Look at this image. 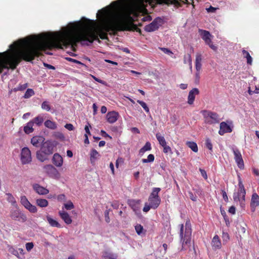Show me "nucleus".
Masks as SVG:
<instances>
[{"label":"nucleus","mask_w":259,"mask_h":259,"mask_svg":"<svg viewBox=\"0 0 259 259\" xmlns=\"http://www.w3.org/2000/svg\"><path fill=\"white\" fill-rule=\"evenodd\" d=\"M201 112L206 122L209 124H212L219 122L220 118L216 113L205 110H203Z\"/></svg>","instance_id":"nucleus-6"},{"label":"nucleus","mask_w":259,"mask_h":259,"mask_svg":"<svg viewBox=\"0 0 259 259\" xmlns=\"http://www.w3.org/2000/svg\"><path fill=\"white\" fill-rule=\"evenodd\" d=\"M259 206V196L256 193H253L251 196L250 207L252 211H254L256 206Z\"/></svg>","instance_id":"nucleus-14"},{"label":"nucleus","mask_w":259,"mask_h":259,"mask_svg":"<svg viewBox=\"0 0 259 259\" xmlns=\"http://www.w3.org/2000/svg\"><path fill=\"white\" fill-rule=\"evenodd\" d=\"M156 137L159 144L161 146H165L166 142V141H165L164 137L160 135V134L159 133H157L156 135Z\"/></svg>","instance_id":"nucleus-34"},{"label":"nucleus","mask_w":259,"mask_h":259,"mask_svg":"<svg viewBox=\"0 0 259 259\" xmlns=\"http://www.w3.org/2000/svg\"><path fill=\"white\" fill-rule=\"evenodd\" d=\"M160 49L165 54L168 55L172 57L173 55V53L168 49L165 48H160Z\"/></svg>","instance_id":"nucleus-46"},{"label":"nucleus","mask_w":259,"mask_h":259,"mask_svg":"<svg viewBox=\"0 0 259 259\" xmlns=\"http://www.w3.org/2000/svg\"><path fill=\"white\" fill-rule=\"evenodd\" d=\"M65 127L69 131H73L74 130L73 125L71 123L66 124L65 125Z\"/></svg>","instance_id":"nucleus-54"},{"label":"nucleus","mask_w":259,"mask_h":259,"mask_svg":"<svg viewBox=\"0 0 259 259\" xmlns=\"http://www.w3.org/2000/svg\"><path fill=\"white\" fill-rule=\"evenodd\" d=\"M118 116V113L115 111L109 112L106 115L107 120L110 123H113L117 120Z\"/></svg>","instance_id":"nucleus-15"},{"label":"nucleus","mask_w":259,"mask_h":259,"mask_svg":"<svg viewBox=\"0 0 259 259\" xmlns=\"http://www.w3.org/2000/svg\"><path fill=\"white\" fill-rule=\"evenodd\" d=\"M189 195L190 198L193 201H196L197 200V196L196 195H193L192 192H189Z\"/></svg>","instance_id":"nucleus-51"},{"label":"nucleus","mask_w":259,"mask_h":259,"mask_svg":"<svg viewBox=\"0 0 259 259\" xmlns=\"http://www.w3.org/2000/svg\"><path fill=\"white\" fill-rule=\"evenodd\" d=\"M59 214L61 219L64 221V222L66 224L69 225L72 223V219L71 218V217L67 212L64 211H60L59 212Z\"/></svg>","instance_id":"nucleus-19"},{"label":"nucleus","mask_w":259,"mask_h":259,"mask_svg":"<svg viewBox=\"0 0 259 259\" xmlns=\"http://www.w3.org/2000/svg\"><path fill=\"white\" fill-rule=\"evenodd\" d=\"M32 160L31 152L28 148L24 147L21 150V161L23 164L30 163Z\"/></svg>","instance_id":"nucleus-10"},{"label":"nucleus","mask_w":259,"mask_h":259,"mask_svg":"<svg viewBox=\"0 0 259 259\" xmlns=\"http://www.w3.org/2000/svg\"><path fill=\"white\" fill-rule=\"evenodd\" d=\"M232 131V127L225 122H222L220 125V130L219 134L223 136L225 133H231Z\"/></svg>","instance_id":"nucleus-13"},{"label":"nucleus","mask_w":259,"mask_h":259,"mask_svg":"<svg viewBox=\"0 0 259 259\" xmlns=\"http://www.w3.org/2000/svg\"><path fill=\"white\" fill-rule=\"evenodd\" d=\"M184 63L185 64L188 63L189 65V68L191 71H192V58L190 54H188L184 56Z\"/></svg>","instance_id":"nucleus-29"},{"label":"nucleus","mask_w":259,"mask_h":259,"mask_svg":"<svg viewBox=\"0 0 259 259\" xmlns=\"http://www.w3.org/2000/svg\"><path fill=\"white\" fill-rule=\"evenodd\" d=\"M44 125L46 127L50 128L51 130H56L57 128V125L56 122L50 120H47L44 122Z\"/></svg>","instance_id":"nucleus-24"},{"label":"nucleus","mask_w":259,"mask_h":259,"mask_svg":"<svg viewBox=\"0 0 259 259\" xmlns=\"http://www.w3.org/2000/svg\"><path fill=\"white\" fill-rule=\"evenodd\" d=\"M102 256L104 259H117V257L116 254L110 251H105Z\"/></svg>","instance_id":"nucleus-27"},{"label":"nucleus","mask_w":259,"mask_h":259,"mask_svg":"<svg viewBox=\"0 0 259 259\" xmlns=\"http://www.w3.org/2000/svg\"><path fill=\"white\" fill-rule=\"evenodd\" d=\"M44 138L42 137H33L31 140V144L36 147H38L44 142Z\"/></svg>","instance_id":"nucleus-21"},{"label":"nucleus","mask_w":259,"mask_h":259,"mask_svg":"<svg viewBox=\"0 0 259 259\" xmlns=\"http://www.w3.org/2000/svg\"><path fill=\"white\" fill-rule=\"evenodd\" d=\"M199 32L200 33L201 38L204 40L207 39L209 38L210 37H212L211 35L210 34L209 32L208 31L199 29Z\"/></svg>","instance_id":"nucleus-28"},{"label":"nucleus","mask_w":259,"mask_h":259,"mask_svg":"<svg viewBox=\"0 0 259 259\" xmlns=\"http://www.w3.org/2000/svg\"><path fill=\"white\" fill-rule=\"evenodd\" d=\"M202 56L200 53H197L195 60V66L196 73L195 74V80L196 82H198L200 79V74L202 69Z\"/></svg>","instance_id":"nucleus-5"},{"label":"nucleus","mask_w":259,"mask_h":259,"mask_svg":"<svg viewBox=\"0 0 259 259\" xmlns=\"http://www.w3.org/2000/svg\"><path fill=\"white\" fill-rule=\"evenodd\" d=\"M26 249L28 251H30L33 247L34 245L32 242H28L26 244Z\"/></svg>","instance_id":"nucleus-48"},{"label":"nucleus","mask_w":259,"mask_h":259,"mask_svg":"<svg viewBox=\"0 0 259 259\" xmlns=\"http://www.w3.org/2000/svg\"><path fill=\"white\" fill-rule=\"evenodd\" d=\"M180 236L181 238V242L182 244V250L185 249V246L189 245L190 243L191 239L192 230L191 228V224L189 222H187L185 224V234L183 233L184 225L181 224L180 225Z\"/></svg>","instance_id":"nucleus-2"},{"label":"nucleus","mask_w":259,"mask_h":259,"mask_svg":"<svg viewBox=\"0 0 259 259\" xmlns=\"http://www.w3.org/2000/svg\"><path fill=\"white\" fill-rule=\"evenodd\" d=\"M242 54L244 58H245L247 60V64L249 65H251L252 62V59L251 56L250 55L248 52L245 50H242Z\"/></svg>","instance_id":"nucleus-31"},{"label":"nucleus","mask_w":259,"mask_h":259,"mask_svg":"<svg viewBox=\"0 0 259 259\" xmlns=\"http://www.w3.org/2000/svg\"><path fill=\"white\" fill-rule=\"evenodd\" d=\"M26 208L32 213H35L37 211L36 206L32 205L30 203L26 207Z\"/></svg>","instance_id":"nucleus-44"},{"label":"nucleus","mask_w":259,"mask_h":259,"mask_svg":"<svg viewBox=\"0 0 259 259\" xmlns=\"http://www.w3.org/2000/svg\"><path fill=\"white\" fill-rule=\"evenodd\" d=\"M41 108L47 111H49L51 110V107L48 101H45L41 104Z\"/></svg>","instance_id":"nucleus-39"},{"label":"nucleus","mask_w":259,"mask_h":259,"mask_svg":"<svg viewBox=\"0 0 259 259\" xmlns=\"http://www.w3.org/2000/svg\"><path fill=\"white\" fill-rule=\"evenodd\" d=\"M160 191V188H153L152 192L149 197L148 200L151 208H156L160 203L161 200L158 196V193Z\"/></svg>","instance_id":"nucleus-4"},{"label":"nucleus","mask_w":259,"mask_h":259,"mask_svg":"<svg viewBox=\"0 0 259 259\" xmlns=\"http://www.w3.org/2000/svg\"><path fill=\"white\" fill-rule=\"evenodd\" d=\"M101 132L102 133V135L104 137H109L110 139L112 138V137H110L108 134H107L104 131L102 130Z\"/></svg>","instance_id":"nucleus-62"},{"label":"nucleus","mask_w":259,"mask_h":259,"mask_svg":"<svg viewBox=\"0 0 259 259\" xmlns=\"http://www.w3.org/2000/svg\"><path fill=\"white\" fill-rule=\"evenodd\" d=\"M54 146L51 142L46 141L42 145L41 149L47 154H52L53 152Z\"/></svg>","instance_id":"nucleus-12"},{"label":"nucleus","mask_w":259,"mask_h":259,"mask_svg":"<svg viewBox=\"0 0 259 259\" xmlns=\"http://www.w3.org/2000/svg\"><path fill=\"white\" fill-rule=\"evenodd\" d=\"M211 244L215 249H219L221 247V242L218 235H215L212 238Z\"/></svg>","instance_id":"nucleus-23"},{"label":"nucleus","mask_w":259,"mask_h":259,"mask_svg":"<svg viewBox=\"0 0 259 259\" xmlns=\"http://www.w3.org/2000/svg\"><path fill=\"white\" fill-rule=\"evenodd\" d=\"M57 199L59 201H65L66 200L65 195L64 194L59 195L57 197Z\"/></svg>","instance_id":"nucleus-50"},{"label":"nucleus","mask_w":259,"mask_h":259,"mask_svg":"<svg viewBox=\"0 0 259 259\" xmlns=\"http://www.w3.org/2000/svg\"><path fill=\"white\" fill-rule=\"evenodd\" d=\"M187 146L190 148L193 152H198L197 145L195 142L188 141L186 142Z\"/></svg>","instance_id":"nucleus-30"},{"label":"nucleus","mask_w":259,"mask_h":259,"mask_svg":"<svg viewBox=\"0 0 259 259\" xmlns=\"http://www.w3.org/2000/svg\"><path fill=\"white\" fill-rule=\"evenodd\" d=\"M64 205L67 210H70L74 208V205L71 201H68L66 203H65Z\"/></svg>","instance_id":"nucleus-45"},{"label":"nucleus","mask_w":259,"mask_h":259,"mask_svg":"<svg viewBox=\"0 0 259 259\" xmlns=\"http://www.w3.org/2000/svg\"><path fill=\"white\" fill-rule=\"evenodd\" d=\"M33 122L31 120L29 121L24 127V132L27 134L32 133L33 132Z\"/></svg>","instance_id":"nucleus-26"},{"label":"nucleus","mask_w":259,"mask_h":259,"mask_svg":"<svg viewBox=\"0 0 259 259\" xmlns=\"http://www.w3.org/2000/svg\"><path fill=\"white\" fill-rule=\"evenodd\" d=\"M151 149V144L149 142H147L145 144V146L140 150L139 152L140 154H143L146 151L150 150Z\"/></svg>","instance_id":"nucleus-35"},{"label":"nucleus","mask_w":259,"mask_h":259,"mask_svg":"<svg viewBox=\"0 0 259 259\" xmlns=\"http://www.w3.org/2000/svg\"><path fill=\"white\" fill-rule=\"evenodd\" d=\"M10 251L13 253L14 255L17 256L18 254V251L17 250H15L13 248H10L9 249Z\"/></svg>","instance_id":"nucleus-59"},{"label":"nucleus","mask_w":259,"mask_h":259,"mask_svg":"<svg viewBox=\"0 0 259 259\" xmlns=\"http://www.w3.org/2000/svg\"><path fill=\"white\" fill-rule=\"evenodd\" d=\"M205 146L210 151H212V145L211 143V141L209 139H207L205 140Z\"/></svg>","instance_id":"nucleus-47"},{"label":"nucleus","mask_w":259,"mask_h":259,"mask_svg":"<svg viewBox=\"0 0 259 259\" xmlns=\"http://www.w3.org/2000/svg\"><path fill=\"white\" fill-rule=\"evenodd\" d=\"M163 148V152L165 153H170L171 152V148L169 146L166 145L162 146Z\"/></svg>","instance_id":"nucleus-49"},{"label":"nucleus","mask_w":259,"mask_h":259,"mask_svg":"<svg viewBox=\"0 0 259 259\" xmlns=\"http://www.w3.org/2000/svg\"><path fill=\"white\" fill-rule=\"evenodd\" d=\"M37 205L41 207H45L48 205V201L45 199H37L36 200Z\"/></svg>","instance_id":"nucleus-32"},{"label":"nucleus","mask_w":259,"mask_h":259,"mask_svg":"<svg viewBox=\"0 0 259 259\" xmlns=\"http://www.w3.org/2000/svg\"><path fill=\"white\" fill-rule=\"evenodd\" d=\"M100 156L99 153L95 149H93L90 153V159L92 162L95 161Z\"/></svg>","instance_id":"nucleus-33"},{"label":"nucleus","mask_w":259,"mask_h":259,"mask_svg":"<svg viewBox=\"0 0 259 259\" xmlns=\"http://www.w3.org/2000/svg\"><path fill=\"white\" fill-rule=\"evenodd\" d=\"M47 220L49 223V224L52 227H55L57 228H61V225L55 220H54L53 218H52L50 216L48 215L47 217Z\"/></svg>","instance_id":"nucleus-25"},{"label":"nucleus","mask_w":259,"mask_h":259,"mask_svg":"<svg viewBox=\"0 0 259 259\" xmlns=\"http://www.w3.org/2000/svg\"><path fill=\"white\" fill-rule=\"evenodd\" d=\"M105 221L107 223H109L110 219H109V210H106L105 211Z\"/></svg>","instance_id":"nucleus-53"},{"label":"nucleus","mask_w":259,"mask_h":259,"mask_svg":"<svg viewBox=\"0 0 259 259\" xmlns=\"http://www.w3.org/2000/svg\"><path fill=\"white\" fill-rule=\"evenodd\" d=\"M10 216L12 220L22 223L25 222L27 220L26 216L18 208L12 209Z\"/></svg>","instance_id":"nucleus-8"},{"label":"nucleus","mask_w":259,"mask_h":259,"mask_svg":"<svg viewBox=\"0 0 259 259\" xmlns=\"http://www.w3.org/2000/svg\"><path fill=\"white\" fill-rule=\"evenodd\" d=\"M44 172L47 175L53 179H59L60 174L56 168L51 164H48L43 167Z\"/></svg>","instance_id":"nucleus-9"},{"label":"nucleus","mask_w":259,"mask_h":259,"mask_svg":"<svg viewBox=\"0 0 259 259\" xmlns=\"http://www.w3.org/2000/svg\"><path fill=\"white\" fill-rule=\"evenodd\" d=\"M152 20V17L150 15L143 16L142 18L143 21H150Z\"/></svg>","instance_id":"nucleus-52"},{"label":"nucleus","mask_w":259,"mask_h":259,"mask_svg":"<svg viewBox=\"0 0 259 259\" xmlns=\"http://www.w3.org/2000/svg\"><path fill=\"white\" fill-rule=\"evenodd\" d=\"M7 196V200L8 202L11 203L12 205H16V201L14 196L11 193H6Z\"/></svg>","instance_id":"nucleus-36"},{"label":"nucleus","mask_w":259,"mask_h":259,"mask_svg":"<svg viewBox=\"0 0 259 259\" xmlns=\"http://www.w3.org/2000/svg\"><path fill=\"white\" fill-rule=\"evenodd\" d=\"M101 112L102 113L104 114L107 112V108L105 106H103L101 108Z\"/></svg>","instance_id":"nucleus-63"},{"label":"nucleus","mask_w":259,"mask_h":259,"mask_svg":"<svg viewBox=\"0 0 259 259\" xmlns=\"http://www.w3.org/2000/svg\"><path fill=\"white\" fill-rule=\"evenodd\" d=\"M154 160V156L150 154H149L147 159H142V161L143 163L152 162Z\"/></svg>","instance_id":"nucleus-41"},{"label":"nucleus","mask_w":259,"mask_h":259,"mask_svg":"<svg viewBox=\"0 0 259 259\" xmlns=\"http://www.w3.org/2000/svg\"><path fill=\"white\" fill-rule=\"evenodd\" d=\"M199 93V90L197 88H194L189 92L188 97V103L189 104L192 105L193 103L195 96L198 95Z\"/></svg>","instance_id":"nucleus-18"},{"label":"nucleus","mask_w":259,"mask_h":259,"mask_svg":"<svg viewBox=\"0 0 259 259\" xmlns=\"http://www.w3.org/2000/svg\"><path fill=\"white\" fill-rule=\"evenodd\" d=\"M45 120L44 115L42 114H39L36 117L34 118L32 120H31V122H33V124H35L36 125L39 126L42 125L43 122Z\"/></svg>","instance_id":"nucleus-20"},{"label":"nucleus","mask_w":259,"mask_h":259,"mask_svg":"<svg viewBox=\"0 0 259 259\" xmlns=\"http://www.w3.org/2000/svg\"><path fill=\"white\" fill-rule=\"evenodd\" d=\"M222 237L224 240L227 241L229 239V234L227 233L223 232Z\"/></svg>","instance_id":"nucleus-57"},{"label":"nucleus","mask_w":259,"mask_h":259,"mask_svg":"<svg viewBox=\"0 0 259 259\" xmlns=\"http://www.w3.org/2000/svg\"><path fill=\"white\" fill-rule=\"evenodd\" d=\"M229 212L231 214H234L236 212L235 207L234 206H231L229 209Z\"/></svg>","instance_id":"nucleus-58"},{"label":"nucleus","mask_w":259,"mask_h":259,"mask_svg":"<svg viewBox=\"0 0 259 259\" xmlns=\"http://www.w3.org/2000/svg\"><path fill=\"white\" fill-rule=\"evenodd\" d=\"M52 162L57 167H61L63 165V160L62 157L58 153L54 154Z\"/></svg>","instance_id":"nucleus-16"},{"label":"nucleus","mask_w":259,"mask_h":259,"mask_svg":"<svg viewBox=\"0 0 259 259\" xmlns=\"http://www.w3.org/2000/svg\"><path fill=\"white\" fill-rule=\"evenodd\" d=\"M188 87V85L187 84H185V83H181L180 85V87L181 89L182 90H185L187 89Z\"/></svg>","instance_id":"nucleus-64"},{"label":"nucleus","mask_w":259,"mask_h":259,"mask_svg":"<svg viewBox=\"0 0 259 259\" xmlns=\"http://www.w3.org/2000/svg\"><path fill=\"white\" fill-rule=\"evenodd\" d=\"M199 170L201 172V174L202 175V176L205 179H207V174H206V172L205 171V170L204 169H202L201 168H200L199 169Z\"/></svg>","instance_id":"nucleus-56"},{"label":"nucleus","mask_w":259,"mask_h":259,"mask_svg":"<svg viewBox=\"0 0 259 259\" xmlns=\"http://www.w3.org/2000/svg\"><path fill=\"white\" fill-rule=\"evenodd\" d=\"M137 102L143 108V109L147 113L149 112V109L146 103L141 100H138Z\"/></svg>","instance_id":"nucleus-43"},{"label":"nucleus","mask_w":259,"mask_h":259,"mask_svg":"<svg viewBox=\"0 0 259 259\" xmlns=\"http://www.w3.org/2000/svg\"><path fill=\"white\" fill-rule=\"evenodd\" d=\"M89 126H90V125L89 124V125H86L85 126V127H84V130L85 131V133L86 134H89V135H91V133H90V130H89Z\"/></svg>","instance_id":"nucleus-61"},{"label":"nucleus","mask_w":259,"mask_h":259,"mask_svg":"<svg viewBox=\"0 0 259 259\" xmlns=\"http://www.w3.org/2000/svg\"><path fill=\"white\" fill-rule=\"evenodd\" d=\"M137 233L140 235L142 234L143 231V227L140 224H137L135 227Z\"/></svg>","instance_id":"nucleus-42"},{"label":"nucleus","mask_w":259,"mask_h":259,"mask_svg":"<svg viewBox=\"0 0 259 259\" xmlns=\"http://www.w3.org/2000/svg\"><path fill=\"white\" fill-rule=\"evenodd\" d=\"M34 190L39 195H46L49 193V190L41 186L38 184H34L32 186Z\"/></svg>","instance_id":"nucleus-17"},{"label":"nucleus","mask_w":259,"mask_h":259,"mask_svg":"<svg viewBox=\"0 0 259 259\" xmlns=\"http://www.w3.org/2000/svg\"><path fill=\"white\" fill-rule=\"evenodd\" d=\"M79 42V23L70 22L60 31L27 36L9 46V49L0 53V73L4 70H14L21 60H33L40 51L52 55L53 48L72 47Z\"/></svg>","instance_id":"nucleus-1"},{"label":"nucleus","mask_w":259,"mask_h":259,"mask_svg":"<svg viewBox=\"0 0 259 259\" xmlns=\"http://www.w3.org/2000/svg\"><path fill=\"white\" fill-rule=\"evenodd\" d=\"M233 152L234 154L235 160L238 166L241 169L243 168L244 162L240 152L236 148H233Z\"/></svg>","instance_id":"nucleus-11"},{"label":"nucleus","mask_w":259,"mask_h":259,"mask_svg":"<svg viewBox=\"0 0 259 259\" xmlns=\"http://www.w3.org/2000/svg\"><path fill=\"white\" fill-rule=\"evenodd\" d=\"M34 95V91L31 89H28L24 95L23 96V98L25 99H28L33 96Z\"/></svg>","instance_id":"nucleus-37"},{"label":"nucleus","mask_w":259,"mask_h":259,"mask_svg":"<svg viewBox=\"0 0 259 259\" xmlns=\"http://www.w3.org/2000/svg\"><path fill=\"white\" fill-rule=\"evenodd\" d=\"M222 193H223V199L225 200V201H227L228 200V198L227 193L224 191H223Z\"/></svg>","instance_id":"nucleus-60"},{"label":"nucleus","mask_w":259,"mask_h":259,"mask_svg":"<svg viewBox=\"0 0 259 259\" xmlns=\"http://www.w3.org/2000/svg\"><path fill=\"white\" fill-rule=\"evenodd\" d=\"M238 191L233 194V199L235 202H239L241 207H243L245 205V197L246 191L242 183L241 178L239 177L238 180Z\"/></svg>","instance_id":"nucleus-3"},{"label":"nucleus","mask_w":259,"mask_h":259,"mask_svg":"<svg viewBox=\"0 0 259 259\" xmlns=\"http://www.w3.org/2000/svg\"><path fill=\"white\" fill-rule=\"evenodd\" d=\"M150 208H151L150 204H149L148 205L147 203H146L143 210L144 212H148L150 209Z\"/></svg>","instance_id":"nucleus-55"},{"label":"nucleus","mask_w":259,"mask_h":259,"mask_svg":"<svg viewBox=\"0 0 259 259\" xmlns=\"http://www.w3.org/2000/svg\"><path fill=\"white\" fill-rule=\"evenodd\" d=\"M27 87L28 84L27 83L23 84H19L17 87L12 90V91H13L14 92H17L18 91H23L25 90Z\"/></svg>","instance_id":"nucleus-38"},{"label":"nucleus","mask_w":259,"mask_h":259,"mask_svg":"<svg viewBox=\"0 0 259 259\" xmlns=\"http://www.w3.org/2000/svg\"><path fill=\"white\" fill-rule=\"evenodd\" d=\"M49 154H47L46 153L41 150L38 151L36 152V157L38 160L41 162H44L48 159V156Z\"/></svg>","instance_id":"nucleus-22"},{"label":"nucleus","mask_w":259,"mask_h":259,"mask_svg":"<svg viewBox=\"0 0 259 259\" xmlns=\"http://www.w3.org/2000/svg\"><path fill=\"white\" fill-rule=\"evenodd\" d=\"M21 204L26 208L27 206L30 203L27 198L25 196H22L20 199Z\"/></svg>","instance_id":"nucleus-40"},{"label":"nucleus","mask_w":259,"mask_h":259,"mask_svg":"<svg viewBox=\"0 0 259 259\" xmlns=\"http://www.w3.org/2000/svg\"><path fill=\"white\" fill-rule=\"evenodd\" d=\"M163 23V19L160 17H157L151 23L146 25L144 27V30L149 32L156 31Z\"/></svg>","instance_id":"nucleus-7"}]
</instances>
